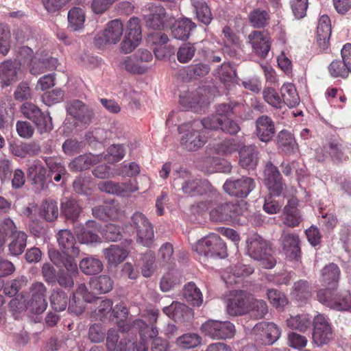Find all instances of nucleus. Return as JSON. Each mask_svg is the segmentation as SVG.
Returning <instances> with one entry per match:
<instances>
[{
    "instance_id": "bb28decb",
    "label": "nucleus",
    "mask_w": 351,
    "mask_h": 351,
    "mask_svg": "<svg viewBox=\"0 0 351 351\" xmlns=\"http://www.w3.org/2000/svg\"><path fill=\"white\" fill-rule=\"evenodd\" d=\"M103 160V155H94L90 153L80 155L75 158L69 164L72 171H81L89 169Z\"/></svg>"
},
{
    "instance_id": "8fccbe9b",
    "label": "nucleus",
    "mask_w": 351,
    "mask_h": 351,
    "mask_svg": "<svg viewBox=\"0 0 351 351\" xmlns=\"http://www.w3.org/2000/svg\"><path fill=\"white\" fill-rule=\"evenodd\" d=\"M339 274V267L334 263H330L322 269V280L326 285H332V288L335 287L338 282Z\"/></svg>"
},
{
    "instance_id": "423d86ee",
    "label": "nucleus",
    "mask_w": 351,
    "mask_h": 351,
    "mask_svg": "<svg viewBox=\"0 0 351 351\" xmlns=\"http://www.w3.org/2000/svg\"><path fill=\"white\" fill-rule=\"evenodd\" d=\"M152 53L147 49H138L132 56L125 57L120 62L121 69L134 74H143L151 66Z\"/></svg>"
},
{
    "instance_id": "69168bd1",
    "label": "nucleus",
    "mask_w": 351,
    "mask_h": 351,
    "mask_svg": "<svg viewBox=\"0 0 351 351\" xmlns=\"http://www.w3.org/2000/svg\"><path fill=\"white\" fill-rule=\"evenodd\" d=\"M196 48L191 43L183 44L177 51V58L181 63H187L194 57Z\"/></svg>"
},
{
    "instance_id": "e433bc0d",
    "label": "nucleus",
    "mask_w": 351,
    "mask_h": 351,
    "mask_svg": "<svg viewBox=\"0 0 351 351\" xmlns=\"http://www.w3.org/2000/svg\"><path fill=\"white\" fill-rule=\"evenodd\" d=\"M324 148L334 162L340 163L348 159L346 147L339 142L331 141Z\"/></svg>"
},
{
    "instance_id": "13d9d810",
    "label": "nucleus",
    "mask_w": 351,
    "mask_h": 351,
    "mask_svg": "<svg viewBox=\"0 0 351 351\" xmlns=\"http://www.w3.org/2000/svg\"><path fill=\"white\" fill-rule=\"evenodd\" d=\"M202 342V337L196 333H186L176 340L177 345L183 349L193 348Z\"/></svg>"
},
{
    "instance_id": "58836bf2",
    "label": "nucleus",
    "mask_w": 351,
    "mask_h": 351,
    "mask_svg": "<svg viewBox=\"0 0 351 351\" xmlns=\"http://www.w3.org/2000/svg\"><path fill=\"white\" fill-rule=\"evenodd\" d=\"M197 19L204 25H209L213 19L210 8L204 0H191Z\"/></svg>"
},
{
    "instance_id": "b1692460",
    "label": "nucleus",
    "mask_w": 351,
    "mask_h": 351,
    "mask_svg": "<svg viewBox=\"0 0 351 351\" xmlns=\"http://www.w3.org/2000/svg\"><path fill=\"white\" fill-rule=\"evenodd\" d=\"M276 133L275 124L267 115H261L256 120V134L262 142L268 143Z\"/></svg>"
},
{
    "instance_id": "f3484780",
    "label": "nucleus",
    "mask_w": 351,
    "mask_h": 351,
    "mask_svg": "<svg viewBox=\"0 0 351 351\" xmlns=\"http://www.w3.org/2000/svg\"><path fill=\"white\" fill-rule=\"evenodd\" d=\"M57 241L60 249L64 256H69L75 259L80 255V250L76 243L73 233L68 229H62L56 234Z\"/></svg>"
},
{
    "instance_id": "3c124183",
    "label": "nucleus",
    "mask_w": 351,
    "mask_h": 351,
    "mask_svg": "<svg viewBox=\"0 0 351 351\" xmlns=\"http://www.w3.org/2000/svg\"><path fill=\"white\" fill-rule=\"evenodd\" d=\"M113 280L106 275L99 276L90 280V287L98 293H106L112 290Z\"/></svg>"
},
{
    "instance_id": "20e7f679",
    "label": "nucleus",
    "mask_w": 351,
    "mask_h": 351,
    "mask_svg": "<svg viewBox=\"0 0 351 351\" xmlns=\"http://www.w3.org/2000/svg\"><path fill=\"white\" fill-rule=\"evenodd\" d=\"M247 254L266 269L273 268L276 260L271 254V248L260 235L253 234L247 240Z\"/></svg>"
},
{
    "instance_id": "5701e85b",
    "label": "nucleus",
    "mask_w": 351,
    "mask_h": 351,
    "mask_svg": "<svg viewBox=\"0 0 351 351\" xmlns=\"http://www.w3.org/2000/svg\"><path fill=\"white\" fill-rule=\"evenodd\" d=\"M248 39L255 53L265 58L271 47L270 37L267 32L254 31L248 36Z\"/></svg>"
},
{
    "instance_id": "e2e57ef3",
    "label": "nucleus",
    "mask_w": 351,
    "mask_h": 351,
    "mask_svg": "<svg viewBox=\"0 0 351 351\" xmlns=\"http://www.w3.org/2000/svg\"><path fill=\"white\" fill-rule=\"evenodd\" d=\"M293 294L298 300L308 298L311 295V288L306 280H300L293 285Z\"/></svg>"
},
{
    "instance_id": "2eb2a0df",
    "label": "nucleus",
    "mask_w": 351,
    "mask_h": 351,
    "mask_svg": "<svg viewBox=\"0 0 351 351\" xmlns=\"http://www.w3.org/2000/svg\"><path fill=\"white\" fill-rule=\"evenodd\" d=\"M224 191L231 196L245 198L255 187L254 180L243 176L240 178H230L223 184Z\"/></svg>"
},
{
    "instance_id": "4d7b16f0",
    "label": "nucleus",
    "mask_w": 351,
    "mask_h": 351,
    "mask_svg": "<svg viewBox=\"0 0 351 351\" xmlns=\"http://www.w3.org/2000/svg\"><path fill=\"white\" fill-rule=\"evenodd\" d=\"M249 21L254 27H263L269 19V16L266 10L256 8L252 10L248 16Z\"/></svg>"
},
{
    "instance_id": "774afa93",
    "label": "nucleus",
    "mask_w": 351,
    "mask_h": 351,
    "mask_svg": "<svg viewBox=\"0 0 351 351\" xmlns=\"http://www.w3.org/2000/svg\"><path fill=\"white\" fill-rule=\"evenodd\" d=\"M75 232L78 240L82 243L88 244L100 241V238L96 233L84 227H77Z\"/></svg>"
},
{
    "instance_id": "f257e3e1",
    "label": "nucleus",
    "mask_w": 351,
    "mask_h": 351,
    "mask_svg": "<svg viewBox=\"0 0 351 351\" xmlns=\"http://www.w3.org/2000/svg\"><path fill=\"white\" fill-rule=\"evenodd\" d=\"M171 176V186L176 191L190 197L204 196L209 199L198 204L202 210L208 209L211 203L218 199L219 193L207 180L194 178L186 169L174 170Z\"/></svg>"
},
{
    "instance_id": "aec40b11",
    "label": "nucleus",
    "mask_w": 351,
    "mask_h": 351,
    "mask_svg": "<svg viewBox=\"0 0 351 351\" xmlns=\"http://www.w3.org/2000/svg\"><path fill=\"white\" fill-rule=\"evenodd\" d=\"M67 112L82 123L89 124L94 117V112L87 105L78 99L67 103Z\"/></svg>"
},
{
    "instance_id": "4c0bfd02",
    "label": "nucleus",
    "mask_w": 351,
    "mask_h": 351,
    "mask_svg": "<svg viewBox=\"0 0 351 351\" xmlns=\"http://www.w3.org/2000/svg\"><path fill=\"white\" fill-rule=\"evenodd\" d=\"M68 27L73 32L80 31L84 27L85 14L83 10L78 7L72 8L67 14Z\"/></svg>"
},
{
    "instance_id": "09e8293b",
    "label": "nucleus",
    "mask_w": 351,
    "mask_h": 351,
    "mask_svg": "<svg viewBox=\"0 0 351 351\" xmlns=\"http://www.w3.org/2000/svg\"><path fill=\"white\" fill-rule=\"evenodd\" d=\"M268 312V306L263 300H258L250 297L249 312L250 317L254 319H262Z\"/></svg>"
},
{
    "instance_id": "dca6fc26",
    "label": "nucleus",
    "mask_w": 351,
    "mask_h": 351,
    "mask_svg": "<svg viewBox=\"0 0 351 351\" xmlns=\"http://www.w3.org/2000/svg\"><path fill=\"white\" fill-rule=\"evenodd\" d=\"M333 338L331 326L326 319L318 315L313 320V339L318 346L327 344Z\"/></svg>"
},
{
    "instance_id": "f704fd0d",
    "label": "nucleus",
    "mask_w": 351,
    "mask_h": 351,
    "mask_svg": "<svg viewBox=\"0 0 351 351\" xmlns=\"http://www.w3.org/2000/svg\"><path fill=\"white\" fill-rule=\"evenodd\" d=\"M239 147L240 145L237 140L228 138L219 143H210L208 153L224 156L236 152Z\"/></svg>"
},
{
    "instance_id": "c85d7f7f",
    "label": "nucleus",
    "mask_w": 351,
    "mask_h": 351,
    "mask_svg": "<svg viewBox=\"0 0 351 351\" xmlns=\"http://www.w3.org/2000/svg\"><path fill=\"white\" fill-rule=\"evenodd\" d=\"M330 35V20L327 15H323L318 21L316 36L317 43L322 49L328 48Z\"/></svg>"
},
{
    "instance_id": "37998d69",
    "label": "nucleus",
    "mask_w": 351,
    "mask_h": 351,
    "mask_svg": "<svg viewBox=\"0 0 351 351\" xmlns=\"http://www.w3.org/2000/svg\"><path fill=\"white\" fill-rule=\"evenodd\" d=\"M11 242L8 245V250L10 254L18 256L21 254L27 245V234L25 232L19 230L12 237Z\"/></svg>"
},
{
    "instance_id": "9d476101",
    "label": "nucleus",
    "mask_w": 351,
    "mask_h": 351,
    "mask_svg": "<svg viewBox=\"0 0 351 351\" xmlns=\"http://www.w3.org/2000/svg\"><path fill=\"white\" fill-rule=\"evenodd\" d=\"M21 110L23 114L36 125L38 131L43 134L52 130L51 117L49 113L43 112L40 109L30 102L24 103Z\"/></svg>"
},
{
    "instance_id": "49530a36",
    "label": "nucleus",
    "mask_w": 351,
    "mask_h": 351,
    "mask_svg": "<svg viewBox=\"0 0 351 351\" xmlns=\"http://www.w3.org/2000/svg\"><path fill=\"white\" fill-rule=\"evenodd\" d=\"M104 254L109 263L118 264L124 261L128 252L118 245H112L109 248L104 249Z\"/></svg>"
},
{
    "instance_id": "72a5a7b5",
    "label": "nucleus",
    "mask_w": 351,
    "mask_h": 351,
    "mask_svg": "<svg viewBox=\"0 0 351 351\" xmlns=\"http://www.w3.org/2000/svg\"><path fill=\"white\" fill-rule=\"evenodd\" d=\"M195 25L189 19L176 21L171 27L172 36L178 40H186Z\"/></svg>"
},
{
    "instance_id": "393cba45",
    "label": "nucleus",
    "mask_w": 351,
    "mask_h": 351,
    "mask_svg": "<svg viewBox=\"0 0 351 351\" xmlns=\"http://www.w3.org/2000/svg\"><path fill=\"white\" fill-rule=\"evenodd\" d=\"M163 312L178 323L185 322L193 315L191 308L179 302H173L171 305L165 307Z\"/></svg>"
},
{
    "instance_id": "4be33fe9",
    "label": "nucleus",
    "mask_w": 351,
    "mask_h": 351,
    "mask_svg": "<svg viewBox=\"0 0 351 351\" xmlns=\"http://www.w3.org/2000/svg\"><path fill=\"white\" fill-rule=\"evenodd\" d=\"M203 124L205 129L221 130L231 135L236 134L240 131L238 123L230 118L223 119L217 117H206L203 119Z\"/></svg>"
},
{
    "instance_id": "412c9836",
    "label": "nucleus",
    "mask_w": 351,
    "mask_h": 351,
    "mask_svg": "<svg viewBox=\"0 0 351 351\" xmlns=\"http://www.w3.org/2000/svg\"><path fill=\"white\" fill-rule=\"evenodd\" d=\"M265 182L273 195L279 196L283 190L281 175L276 166L267 162L265 169Z\"/></svg>"
},
{
    "instance_id": "9b49d317",
    "label": "nucleus",
    "mask_w": 351,
    "mask_h": 351,
    "mask_svg": "<svg viewBox=\"0 0 351 351\" xmlns=\"http://www.w3.org/2000/svg\"><path fill=\"white\" fill-rule=\"evenodd\" d=\"M242 213L243 208L238 202H225L210 210V219L215 222L228 223L236 219Z\"/></svg>"
},
{
    "instance_id": "cd10ccee",
    "label": "nucleus",
    "mask_w": 351,
    "mask_h": 351,
    "mask_svg": "<svg viewBox=\"0 0 351 351\" xmlns=\"http://www.w3.org/2000/svg\"><path fill=\"white\" fill-rule=\"evenodd\" d=\"M239 164L243 168L254 169L258 162V151L254 145L243 146L239 149Z\"/></svg>"
},
{
    "instance_id": "39448f33",
    "label": "nucleus",
    "mask_w": 351,
    "mask_h": 351,
    "mask_svg": "<svg viewBox=\"0 0 351 351\" xmlns=\"http://www.w3.org/2000/svg\"><path fill=\"white\" fill-rule=\"evenodd\" d=\"M195 250L205 257L224 258L226 246L222 239L216 234H210L199 240L194 246Z\"/></svg>"
},
{
    "instance_id": "7ed1b4c3",
    "label": "nucleus",
    "mask_w": 351,
    "mask_h": 351,
    "mask_svg": "<svg viewBox=\"0 0 351 351\" xmlns=\"http://www.w3.org/2000/svg\"><path fill=\"white\" fill-rule=\"evenodd\" d=\"M51 261L57 267H64L57 273L56 282L64 288H71L74 285L73 278L78 274V267L75 260L69 256H64L58 250L49 252Z\"/></svg>"
},
{
    "instance_id": "473e14b6",
    "label": "nucleus",
    "mask_w": 351,
    "mask_h": 351,
    "mask_svg": "<svg viewBox=\"0 0 351 351\" xmlns=\"http://www.w3.org/2000/svg\"><path fill=\"white\" fill-rule=\"evenodd\" d=\"M56 58L47 56H35L28 65L30 73L34 75H38L47 71L53 70L56 67Z\"/></svg>"
},
{
    "instance_id": "6ab92c4d",
    "label": "nucleus",
    "mask_w": 351,
    "mask_h": 351,
    "mask_svg": "<svg viewBox=\"0 0 351 351\" xmlns=\"http://www.w3.org/2000/svg\"><path fill=\"white\" fill-rule=\"evenodd\" d=\"M253 332L259 335L263 344L272 345L280 337L281 331L272 322H259L253 328Z\"/></svg>"
},
{
    "instance_id": "79ce46f5",
    "label": "nucleus",
    "mask_w": 351,
    "mask_h": 351,
    "mask_svg": "<svg viewBox=\"0 0 351 351\" xmlns=\"http://www.w3.org/2000/svg\"><path fill=\"white\" fill-rule=\"evenodd\" d=\"M183 296L190 304L194 306H199L202 304V292L194 282H190L184 286Z\"/></svg>"
},
{
    "instance_id": "c756f323",
    "label": "nucleus",
    "mask_w": 351,
    "mask_h": 351,
    "mask_svg": "<svg viewBox=\"0 0 351 351\" xmlns=\"http://www.w3.org/2000/svg\"><path fill=\"white\" fill-rule=\"evenodd\" d=\"M19 69L18 64L10 60L5 61L0 65V82L2 87L8 86L17 80Z\"/></svg>"
},
{
    "instance_id": "052dcab7",
    "label": "nucleus",
    "mask_w": 351,
    "mask_h": 351,
    "mask_svg": "<svg viewBox=\"0 0 351 351\" xmlns=\"http://www.w3.org/2000/svg\"><path fill=\"white\" fill-rule=\"evenodd\" d=\"M17 231L16 224L10 218L0 221V241L5 244L7 238L12 237Z\"/></svg>"
},
{
    "instance_id": "ddd939ff",
    "label": "nucleus",
    "mask_w": 351,
    "mask_h": 351,
    "mask_svg": "<svg viewBox=\"0 0 351 351\" xmlns=\"http://www.w3.org/2000/svg\"><path fill=\"white\" fill-rule=\"evenodd\" d=\"M148 14L144 15L146 26L156 30L167 27L172 21L166 10L162 5L149 4L147 8Z\"/></svg>"
},
{
    "instance_id": "603ef678",
    "label": "nucleus",
    "mask_w": 351,
    "mask_h": 351,
    "mask_svg": "<svg viewBox=\"0 0 351 351\" xmlns=\"http://www.w3.org/2000/svg\"><path fill=\"white\" fill-rule=\"evenodd\" d=\"M277 141L278 147L286 154H291L295 147V141L292 134L287 131L280 132L277 136Z\"/></svg>"
},
{
    "instance_id": "338daca9",
    "label": "nucleus",
    "mask_w": 351,
    "mask_h": 351,
    "mask_svg": "<svg viewBox=\"0 0 351 351\" xmlns=\"http://www.w3.org/2000/svg\"><path fill=\"white\" fill-rule=\"evenodd\" d=\"M264 100L270 106L276 108L282 107V101L278 93L273 88H265L263 90Z\"/></svg>"
},
{
    "instance_id": "c03bdc74",
    "label": "nucleus",
    "mask_w": 351,
    "mask_h": 351,
    "mask_svg": "<svg viewBox=\"0 0 351 351\" xmlns=\"http://www.w3.org/2000/svg\"><path fill=\"white\" fill-rule=\"evenodd\" d=\"M40 215L47 221H53L58 217V207L56 201L47 199L39 208Z\"/></svg>"
},
{
    "instance_id": "f8f14e48",
    "label": "nucleus",
    "mask_w": 351,
    "mask_h": 351,
    "mask_svg": "<svg viewBox=\"0 0 351 351\" xmlns=\"http://www.w3.org/2000/svg\"><path fill=\"white\" fill-rule=\"evenodd\" d=\"M201 328L206 336L213 339H229L235 333L234 324L228 321L208 320L202 325Z\"/></svg>"
},
{
    "instance_id": "6e6552de",
    "label": "nucleus",
    "mask_w": 351,
    "mask_h": 351,
    "mask_svg": "<svg viewBox=\"0 0 351 351\" xmlns=\"http://www.w3.org/2000/svg\"><path fill=\"white\" fill-rule=\"evenodd\" d=\"M187 127L184 134L182 136L180 143L182 147L190 152L195 151L202 147L206 141L205 135L202 132L204 125L202 121H194Z\"/></svg>"
},
{
    "instance_id": "4468645a",
    "label": "nucleus",
    "mask_w": 351,
    "mask_h": 351,
    "mask_svg": "<svg viewBox=\"0 0 351 351\" xmlns=\"http://www.w3.org/2000/svg\"><path fill=\"white\" fill-rule=\"evenodd\" d=\"M251 294L243 290L232 291L227 302V312L232 316L247 314Z\"/></svg>"
},
{
    "instance_id": "2f4dec72",
    "label": "nucleus",
    "mask_w": 351,
    "mask_h": 351,
    "mask_svg": "<svg viewBox=\"0 0 351 351\" xmlns=\"http://www.w3.org/2000/svg\"><path fill=\"white\" fill-rule=\"evenodd\" d=\"M119 337L115 329L108 330L106 337V348L108 351H134L133 344L121 339L118 343Z\"/></svg>"
},
{
    "instance_id": "0eeeda50",
    "label": "nucleus",
    "mask_w": 351,
    "mask_h": 351,
    "mask_svg": "<svg viewBox=\"0 0 351 351\" xmlns=\"http://www.w3.org/2000/svg\"><path fill=\"white\" fill-rule=\"evenodd\" d=\"M317 297L321 303L337 311H346L351 307V295L347 291L337 293L334 287L324 289L318 291Z\"/></svg>"
},
{
    "instance_id": "680f3d73",
    "label": "nucleus",
    "mask_w": 351,
    "mask_h": 351,
    "mask_svg": "<svg viewBox=\"0 0 351 351\" xmlns=\"http://www.w3.org/2000/svg\"><path fill=\"white\" fill-rule=\"evenodd\" d=\"M199 92L195 90L186 93L180 96V104L185 110L195 108L200 103Z\"/></svg>"
},
{
    "instance_id": "ea45409f",
    "label": "nucleus",
    "mask_w": 351,
    "mask_h": 351,
    "mask_svg": "<svg viewBox=\"0 0 351 351\" xmlns=\"http://www.w3.org/2000/svg\"><path fill=\"white\" fill-rule=\"evenodd\" d=\"M61 210L67 219L75 221L77 219L82 207L74 199L64 198L61 203Z\"/></svg>"
},
{
    "instance_id": "f03ea898",
    "label": "nucleus",
    "mask_w": 351,
    "mask_h": 351,
    "mask_svg": "<svg viewBox=\"0 0 351 351\" xmlns=\"http://www.w3.org/2000/svg\"><path fill=\"white\" fill-rule=\"evenodd\" d=\"M47 289L43 282H36L29 288L30 298L27 305L20 302L17 298L12 299L9 304L14 319H18L21 313L25 308H29L32 313L35 314L43 313L47 307Z\"/></svg>"
},
{
    "instance_id": "1a4fd4ad",
    "label": "nucleus",
    "mask_w": 351,
    "mask_h": 351,
    "mask_svg": "<svg viewBox=\"0 0 351 351\" xmlns=\"http://www.w3.org/2000/svg\"><path fill=\"white\" fill-rule=\"evenodd\" d=\"M131 227L136 231L137 242L147 247H151L154 241V229L148 219L140 212L131 217Z\"/></svg>"
},
{
    "instance_id": "a18cd8bd",
    "label": "nucleus",
    "mask_w": 351,
    "mask_h": 351,
    "mask_svg": "<svg viewBox=\"0 0 351 351\" xmlns=\"http://www.w3.org/2000/svg\"><path fill=\"white\" fill-rule=\"evenodd\" d=\"M311 317L308 314L291 316L287 319V325L293 330L305 332L311 325Z\"/></svg>"
},
{
    "instance_id": "bf43d9fd",
    "label": "nucleus",
    "mask_w": 351,
    "mask_h": 351,
    "mask_svg": "<svg viewBox=\"0 0 351 351\" xmlns=\"http://www.w3.org/2000/svg\"><path fill=\"white\" fill-rule=\"evenodd\" d=\"M239 107L240 105L237 103L219 104L216 108L215 114L210 117H217L223 119L230 118L232 116L238 114L237 108Z\"/></svg>"
},
{
    "instance_id": "a878e982",
    "label": "nucleus",
    "mask_w": 351,
    "mask_h": 351,
    "mask_svg": "<svg viewBox=\"0 0 351 351\" xmlns=\"http://www.w3.org/2000/svg\"><path fill=\"white\" fill-rule=\"evenodd\" d=\"M119 327L123 328V331H132V332H138L140 336H143L147 339H152L157 337L158 335V329L152 326L149 327L145 322L142 319H135L131 324H123L119 322Z\"/></svg>"
},
{
    "instance_id": "7c9ffc66",
    "label": "nucleus",
    "mask_w": 351,
    "mask_h": 351,
    "mask_svg": "<svg viewBox=\"0 0 351 351\" xmlns=\"http://www.w3.org/2000/svg\"><path fill=\"white\" fill-rule=\"evenodd\" d=\"M123 32V24L120 19H117L108 23L102 34V38L106 43L115 44L120 40Z\"/></svg>"
},
{
    "instance_id": "c9c22d12",
    "label": "nucleus",
    "mask_w": 351,
    "mask_h": 351,
    "mask_svg": "<svg viewBox=\"0 0 351 351\" xmlns=\"http://www.w3.org/2000/svg\"><path fill=\"white\" fill-rule=\"evenodd\" d=\"M298 200L292 198L288 201L287 204L284 208L285 218L283 222L289 227L298 226L301 221V215L299 210L297 208Z\"/></svg>"
},
{
    "instance_id": "864d4df0",
    "label": "nucleus",
    "mask_w": 351,
    "mask_h": 351,
    "mask_svg": "<svg viewBox=\"0 0 351 351\" xmlns=\"http://www.w3.org/2000/svg\"><path fill=\"white\" fill-rule=\"evenodd\" d=\"M155 254L152 251H147L141 258V274L145 278L151 277L155 270Z\"/></svg>"
},
{
    "instance_id": "a211bd4d",
    "label": "nucleus",
    "mask_w": 351,
    "mask_h": 351,
    "mask_svg": "<svg viewBox=\"0 0 351 351\" xmlns=\"http://www.w3.org/2000/svg\"><path fill=\"white\" fill-rule=\"evenodd\" d=\"M281 247L287 258L298 261L300 258L301 250L298 234L283 231L280 238Z\"/></svg>"
},
{
    "instance_id": "6e6d98bb",
    "label": "nucleus",
    "mask_w": 351,
    "mask_h": 351,
    "mask_svg": "<svg viewBox=\"0 0 351 351\" xmlns=\"http://www.w3.org/2000/svg\"><path fill=\"white\" fill-rule=\"evenodd\" d=\"M68 300L66 293L60 289H53L50 297L51 306L56 311L65 310Z\"/></svg>"
},
{
    "instance_id": "a19ab883",
    "label": "nucleus",
    "mask_w": 351,
    "mask_h": 351,
    "mask_svg": "<svg viewBox=\"0 0 351 351\" xmlns=\"http://www.w3.org/2000/svg\"><path fill=\"white\" fill-rule=\"evenodd\" d=\"M280 93L282 104H285L289 108L295 107L299 104L300 97L293 84H284L280 88Z\"/></svg>"
},
{
    "instance_id": "de8ad7c7",
    "label": "nucleus",
    "mask_w": 351,
    "mask_h": 351,
    "mask_svg": "<svg viewBox=\"0 0 351 351\" xmlns=\"http://www.w3.org/2000/svg\"><path fill=\"white\" fill-rule=\"evenodd\" d=\"M79 265L82 271L86 275H95L103 269L101 261L92 256L83 258Z\"/></svg>"
},
{
    "instance_id": "0e129e2a",
    "label": "nucleus",
    "mask_w": 351,
    "mask_h": 351,
    "mask_svg": "<svg viewBox=\"0 0 351 351\" xmlns=\"http://www.w3.org/2000/svg\"><path fill=\"white\" fill-rule=\"evenodd\" d=\"M328 71L332 77L346 78L350 71L341 60L332 61L328 66Z\"/></svg>"
},
{
    "instance_id": "5fc2aeb1",
    "label": "nucleus",
    "mask_w": 351,
    "mask_h": 351,
    "mask_svg": "<svg viewBox=\"0 0 351 351\" xmlns=\"http://www.w3.org/2000/svg\"><path fill=\"white\" fill-rule=\"evenodd\" d=\"M47 175V169L40 160H34L27 169V176L35 183L43 182Z\"/></svg>"
}]
</instances>
